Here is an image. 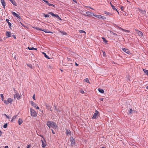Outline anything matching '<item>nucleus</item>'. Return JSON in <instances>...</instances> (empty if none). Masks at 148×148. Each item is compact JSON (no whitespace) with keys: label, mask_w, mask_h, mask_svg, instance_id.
I'll return each instance as SVG.
<instances>
[{"label":"nucleus","mask_w":148,"mask_h":148,"mask_svg":"<svg viewBox=\"0 0 148 148\" xmlns=\"http://www.w3.org/2000/svg\"><path fill=\"white\" fill-rule=\"evenodd\" d=\"M30 112L31 115L34 117H36L37 116V113L33 109L31 108Z\"/></svg>","instance_id":"1"},{"label":"nucleus","mask_w":148,"mask_h":148,"mask_svg":"<svg viewBox=\"0 0 148 148\" xmlns=\"http://www.w3.org/2000/svg\"><path fill=\"white\" fill-rule=\"evenodd\" d=\"M99 115V114L98 111L96 110L95 112L94 113L92 118L93 119H97Z\"/></svg>","instance_id":"2"},{"label":"nucleus","mask_w":148,"mask_h":148,"mask_svg":"<svg viewBox=\"0 0 148 148\" xmlns=\"http://www.w3.org/2000/svg\"><path fill=\"white\" fill-rule=\"evenodd\" d=\"M4 103L6 105H8L9 103H11L12 101V99L10 98H9L7 100H4Z\"/></svg>","instance_id":"3"},{"label":"nucleus","mask_w":148,"mask_h":148,"mask_svg":"<svg viewBox=\"0 0 148 148\" xmlns=\"http://www.w3.org/2000/svg\"><path fill=\"white\" fill-rule=\"evenodd\" d=\"M49 14L53 16L56 17L57 19H58L59 20H61V18L58 15L55 14H54V13H53L52 12H49Z\"/></svg>","instance_id":"4"},{"label":"nucleus","mask_w":148,"mask_h":148,"mask_svg":"<svg viewBox=\"0 0 148 148\" xmlns=\"http://www.w3.org/2000/svg\"><path fill=\"white\" fill-rule=\"evenodd\" d=\"M42 136L43 138L44 139V140H42L41 141L42 142V146L44 148L46 146V143L45 139L43 138V137L42 136Z\"/></svg>","instance_id":"5"},{"label":"nucleus","mask_w":148,"mask_h":148,"mask_svg":"<svg viewBox=\"0 0 148 148\" xmlns=\"http://www.w3.org/2000/svg\"><path fill=\"white\" fill-rule=\"evenodd\" d=\"M134 30L136 32V33L139 36H143V34L140 31L136 29H135Z\"/></svg>","instance_id":"6"},{"label":"nucleus","mask_w":148,"mask_h":148,"mask_svg":"<svg viewBox=\"0 0 148 148\" xmlns=\"http://www.w3.org/2000/svg\"><path fill=\"white\" fill-rule=\"evenodd\" d=\"M70 141L71 142V145L72 146L74 145L75 143V139L73 138L72 137L70 138Z\"/></svg>","instance_id":"7"},{"label":"nucleus","mask_w":148,"mask_h":148,"mask_svg":"<svg viewBox=\"0 0 148 148\" xmlns=\"http://www.w3.org/2000/svg\"><path fill=\"white\" fill-rule=\"evenodd\" d=\"M122 49L123 51L125 52L126 53H127L128 54H129L130 53V52L128 49L122 48Z\"/></svg>","instance_id":"8"},{"label":"nucleus","mask_w":148,"mask_h":148,"mask_svg":"<svg viewBox=\"0 0 148 148\" xmlns=\"http://www.w3.org/2000/svg\"><path fill=\"white\" fill-rule=\"evenodd\" d=\"M51 127H52L53 129H56L57 127V126L56 124L54 122H52V125H51Z\"/></svg>","instance_id":"9"},{"label":"nucleus","mask_w":148,"mask_h":148,"mask_svg":"<svg viewBox=\"0 0 148 148\" xmlns=\"http://www.w3.org/2000/svg\"><path fill=\"white\" fill-rule=\"evenodd\" d=\"M14 98L16 97L18 99H20L21 97L20 95L18 93H16L14 95Z\"/></svg>","instance_id":"10"},{"label":"nucleus","mask_w":148,"mask_h":148,"mask_svg":"<svg viewBox=\"0 0 148 148\" xmlns=\"http://www.w3.org/2000/svg\"><path fill=\"white\" fill-rule=\"evenodd\" d=\"M12 14L14 16H16V17L18 18H20V16L18 14H17L15 12H12Z\"/></svg>","instance_id":"11"},{"label":"nucleus","mask_w":148,"mask_h":148,"mask_svg":"<svg viewBox=\"0 0 148 148\" xmlns=\"http://www.w3.org/2000/svg\"><path fill=\"white\" fill-rule=\"evenodd\" d=\"M6 35L8 37H10L11 36V33L10 32L7 31L6 32Z\"/></svg>","instance_id":"12"},{"label":"nucleus","mask_w":148,"mask_h":148,"mask_svg":"<svg viewBox=\"0 0 148 148\" xmlns=\"http://www.w3.org/2000/svg\"><path fill=\"white\" fill-rule=\"evenodd\" d=\"M52 122L51 121H49L47 123V125L50 128L51 127V125H52Z\"/></svg>","instance_id":"13"},{"label":"nucleus","mask_w":148,"mask_h":148,"mask_svg":"<svg viewBox=\"0 0 148 148\" xmlns=\"http://www.w3.org/2000/svg\"><path fill=\"white\" fill-rule=\"evenodd\" d=\"M23 121L22 119L21 118H19L18 121V124L19 125H21L23 123Z\"/></svg>","instance_id":"14"},{"label":"nucleus","mask_w":148,"mask_h":148,"mask_svg":"<svg viewBox=\"0 0 148 148\" xmlns=\"http://www.w3.org/2000/svg\"><path fill=\"white\" fill-rule=\"evenodd\" d=\"M138 11L140 13H142L143 14H145L146 13V11L145 10H143L139 9Z\"/></svg>","instance_id":"15"},{"label":"nucleus","mask_w":148,"mask_h":148,"mask_svg":"<svg viewBox=\"0 0 148 148\" xmlns=\"http://www.w3.org/2000/svg\"><path fill=\"white\" fill-rule=\"evenodd\" d=\"M30 103L31 105L32 106H33L34 108L36 107V104L35 103H34L32 101H31Z\"/></svg>","instance_id":"16"},{"label":"nucleus","mask_w":148,"mask_h":148,"mask_svg":"<svg viewBox=\"0 0 148 148\" xmlns=\"http://www.w3.org/2000/svg\"><path fill=\"white\" fill-rule=\"evenodd\" d=\"M1 3L2 5L3 6V7L4 8L5 6V1L4 0H1Z\"/></svg>","instance_id":"17"},{"label":"nucleus","mask_w":148,"mask_h":148,"mask_svg":"<svg viewBox=\"0 0 148 148\" xmlns=\"http://www.w3.org/2000/svg\"><path fill=\"white\" fill-rule=\"evenodd\" d=\"M15 6H16V4L14 0H9Z\"/></svg>","instance_id":"18"},{"label":"nucleus","mask_w":148,"mask_h":148,"mask_svg":"<svg viewBox=\"0 0 148 148\" xmlns=\"http://www.w3.org/2000/svg\"><path fill=\"white\" fill-rule=\"evenodd\" d=\"M9 20L8 19H6V21L8 23V24L10 27L11 26V23L10 22H9Z\"/></svg>","instance_id":"19"},{"label":"nucleus","mask_w":148,"mask_h":148,"mask_svg":"<svg viewBox=\"0 0 148 148\" xmlns=\"http://www.w3.org/2000/svg\"><path fill=\"white\" fill-rule=\"evenodd\" d=\"M111 7L113 9L116 11L117 12H118V13L119 14V12L118 11L117 9L115 8V6H114L113 5H112L111 3Z\"/></svg>","instance_id":"20"},{"label":"nucleus","mask_w":148,"mask_h":148,"mask_svg":"<svg viewBox=\"0 0 148 148\" xmlns=\"http://www.w3.org/2000/svg\"><path fill=\"white\" fill-rule=\"evenodd\" d=\"M102 39L104 42L106 44L107 43L108 41L106 40L105 38L102 37Z\"/></svg>","instance_id":"21"},{"label":"nucleus","mask_w":148,"mask_h":148,"mask_svg":"<svg viewBox=\"0 0 148 148\" xmlns=\"http://www.w3.org/2000/svg\"><path fill=\"white\" fill-rule=\"evenodd\" d=\"M79 32L80 33H84V35H86V32L83 30H79Z\"/></svg>","instance_id":"22"},{"label":"nucleus","mask_w":148,"mask_h":148,"mask_svg":"<svg viewBox=\"0 0 148 148\" xmlns=\"http://www.w3.org/2000/svg\"><path fill=\"white\" fill-rule=\"evenodd\" d=\"M42 53L43 54H44L45 57L46 58H47V59H50V58H49V56H47L46 54L45 53H44V52H43Z\"/></svg>","instance_id":"23"},{"label":"nucleus","mask_w":148,"mask_h":148,"mask_svg":"<svg viewBox=\"0 0 148 148\" xmlns=\"http://www.w3.org/2000/svg\"><path fill=\"white\" fill-rule=\"evenodd\" d=\"M143 71L145 74H146V75H148V70H145V69H143Z\"/></svg>","instance_id":"24"},{"label":"nucleus","mask_w":148,"mask_h":148,"mask_svg":"<svg viewBox=\"0 0 148 148\" xmlns=\"http://www.w3.org/2000/svg\"><path fill=\"white\" fill-rule=\"evenodd\" d=\"M17 117V115H16L14 116L12 118V119L11 120V121L12 122L15 119H16Z\"/></svg>","instance_id":"25"},{"label":"nucleus","mask_w":148,"mask_h":148,"mask_svg":"<svg viewBox=\"0 0 148 148\" xmlns=\"http://www.w3.org/2000/svg\"><path fill=\"white\" fill-rule=\"evenodd\" d=\"M86 13L88 16L90 15L91 14V12L89 11H86Z\"/></svg>","instance_id":"26"},{"label":"nucleus","mask_w":148,"mask_h":148,"mask_svg":"<svg viewBox=\"0 0 148 148\" xmlns=\"http://www.w3.org/2000/svg\"><path fill=\"white\" fill-rule=\"evenodd\" d=\"M104 13L105 14H106L107 15H112V14H111V13H110L109 12H106V11L104 12Z\"/></svg>","instance_id":"27"},{"label":"nucleus","mask_w":148,"mask_h":148,"mask_svg":"<svg viewBox=\"0 0 148 148\" xmlns=\"http://www.w3.org/2000/svg\"><path fill=\"white\" fill-rule=\"evenodd\" d=\"M84 81L85 82H87L88 83H90L89 81L88 78H86L85 79H84Z\"/></svg>","instance_id":"28"},{"label":"nucleus","mask_w":148,"mask_h":148,"mask_svg":"<svg viewBox=\"0 0 148 148\" xmlns=\"http://www.w3.org/2000/svg\"><path fill=\"white\" fill-rule=\"evenodd\" d=\"M98 90L99 91V92L101 93H103L104 92V90L103 89L99 88L98 89Z\"/></svg>","instance_id":"29"},{"label":"nucleus","mask_w":148,"mask_h":148,"mask_svg":"<svg viewBox=\"0 0 148 148\" xmlns=\"http://www.w3.org/2000/svg\"><path fill=\"white\" fill-rule=\"evenodd\" d=\"M45 16V18H49V16L48 14H43Z\"/></svg>","instance_id":"30"},{"label":"nucleus","mask_w":148,"mask_h":148,"mask_svg":"<svg viewBox=\"0 0 148 148\" xmlns=\"http://www.w3.org/2000/svg\"><path fill=\"white\" fill-rule=\"evenodd\" d=\"M36 29L37 30H41V31H44L45 32H46V33H49V32H47V31L42 30V29H40V28H38V27H36Z\"/></svg>","instance_id":"31"},{"label":"nucleus","mask_w":148,"mask_h":148,"mask_svg":"<svg viewBox=\"0 0 148 148\" xmlns=\"http://www.w3.org/2000/svg\"><path fill=\"white\" fill-rule=\"evenodd\" d=\"M1 97L2 98V101H3V98H4V96L2 94H1L0 95Z\"/></svg>","instance_id":"32"},{"label":"nucleus","mask_w":148,"mask_h":148,"mask_svg":"<svg viewBox=\"0 0 148 148\" xmlns=\"http://www.w3.org/2000/svg\"><path fill=\"white\" fill-rule=\"evenodd\" d=\"M27 66L31 68H32V66L31 64H27Z\"/></svg>","instance_id":"33"},{"label":"nucleus","mask_w":148,"mask_h":148,"mask_svg":"<svg viewBox=\"0 0 148 148\" xmlns=\"http://www.w3.org/2000/svg\"><path fill=\"white\" fill-rule=\"evenodd\" d=\"M123 31L125 32H126L127 33H129L130 32V31H129V30H126V29H123Z\"/></svg>","instance_id":"34"},{"label":"nucleus","mask_w":148,"mask_h":148,"mask_svg":"<svg viewBox=\"0 0 148 148\" xmlns=\"http://www.w3.org/2000/svg\"><path fill=\"white\" fill-rule=\"evenodd\" d=\"M7 123H6L3 126V127L4 128H7Z\"/></svg>","instance_id":"35"},{"label":"nucleus","mask_w":148,"mask_h":148,"mask_svg":"<svg viewBox=\"0 0 148 148\" xmlns=\"http://www.w3.org/2000/svg\"><path fill=\"white\" fill-rule=\"evenodd\" d=\"M48 5L49 6H53L54 7H55V5H53V4H50V3H49L48 4Z\"/></svg>","instance_id":"36"},{"label":"nucleus","mask_w":148,"mask_h":148,"mask_svg":"<svg viewBox=\"0 0 148 148\" xmlns=\"http://www.w3.org/2000/svg\"><path fill=\"white\" fill-rule=\"evenodd\" d=\"M102 17V16L100 15H98L97 18H101Z\"/></svg>","instance_id":"37"},{"label":"nucleus","mask_w":148,"mask_h":148,"mask_svg":"<svg viewBox=\"0 0 148 148\" xmlns=\"http://www.w3.org/2000/svg\"><path fill=\"white\" fill-rule=\"evenodd\" d=\"M80 92L81 93H82V94H83V93H84V91H83V90H82V89H81V90H80Z\"/></svg>","instance_id":"38"},{"label":"nucleus","mask_w":148,"mask_h":148,"mask_svg":"<svg viewBox=\"0 0 148 148\" xmlns=\"http://www.w3.org/2000/svg\"><path fill=\"white\" fill-rule=\"evenodd\" d=\"M33 99L34 100H36V99H35V95L34 94L33 96Z\"/></svg>","instance_id":"39"},{"label":"nucleus","mask_w":148,"mask_h":148,"mask_svg":"<svg viewBox=\"0 0 148 148\" xmlns=\"http://www.w3.org/2000/svg\"><path fill=\"white\" fill-rule=\"evenodd\" d=\"M101 18H102L103 20H104V19H106V17H105L104 16H102V17H101Z\"/></svg>","instance_id":"40"},{"label":"nucleus","mask_w":148,"mask_h":148,"mask_svg":"<svg viewBox=\"0 0 148 148\" xmlns=\"http://www.w3.org/2000/svg\"><path fill=\"white\" fill-rule=\"evenodd\" d=\"M45 2H46V3L48 5V4L49 3L48 1H46L45 0H44V1Z\"/></svg>","instance_id":"41"},{"label":"nucleus","mask_w":148,"mask_h":148,"mask_svg":"<svg viewBox=\"0 0 148 148\" xmlns=\"http://www.w3.org/2000/svg\"><path fill=\"white\" fill-rule=\"evenodd\" d=\"M118 28L119 29H121V30H122V31L123 30V28H121L120 27H118Z\"/></svg>","instance_id":"42"},{"label":"nucleus","mask_w":148,"mask_h":148,"mask_svg":"<svg viewBox=\"0 0 148 148\" xmlns=\"http://www.w3.org/2000/svg\"><path fill=\"white\" fill-rule=\"evenodd\" d=\"M93 16L97 18L98 15H96V14H93Z\"/></svg>","instance_id":"43"},{"label":"nucleus","mask_w":148,"mask_h":148,"mask_svg":"<svg viewBox=\"0 0 148 148\" xmlns=\"http://www.w3.org/2000/svg\"><path fill=\"white\" fill-rule=\"evenodd\" d=\"M133 111H132V109H130V111L129 112V113L130 114H131L132 113V112Z\"/></svg>","instance_id":"44"},{"label":"nucleus","mask_w":148,"mask_h":148,"mask_svg":"<svg viewBox=\"0 0 148 148\" xmlns=\"http://www.w3.org/2000/svg\"><path fill=\"white\" fill-rule=\"evenodd\" d=\"M31 50H36L37 49L36 48H35L34 47L31 48Z\"/></svg>","instance_id":"45"},{"label":"nucleus","mask_w":148,"mask_h":148,"mask_svg":"<svg viewBox=\"0 0 148 148\" xmlns=\"http://www.w3.org/2000/svg\"><path fill=\"white\" fill-rule=\"evenodd\" d=\"M31 147V145H29L27 146V148H29Z\"/></svg>","instance_id":"46"},{"label":"nucleus","mask_w":148,"mask_h":148,"mask_svg":"<svg viewBox=\"0 0 148 148\" xmlns=\"http://www.w3.org/2000/svg\"><path fill=\"white\" fill-rule=\"evenodd\" d=\"M61 33L64 35H66V33L64 32H61Z\"/></svg>","instance_id":"47"},{"label":"nucleus","mask_w":148,"mask_h":148,"mask_svg":"<svg viewBox=\"0 0 148 148\" xmlns=\"http://www.w3.org/2000/svg\"><path fill=\"white\" fill-rule=\"evenodd\" d=\"M103 54L104 56H105L106 55V53L105 51L103 52Z\"/></svg>","instance_id":"48"},{"label":"nucleus","mask_w":148,"mask_h":148,"mask_svg":"<svg viewBox=\"0 0 148 148\" xmlns=\"http://www.w3.org/2000/svg\"><path fill=\"white\" fill-rule=\"evenodd\" d=\"M70 131H67V134H69Z\"/></svg>","instance_id":"49"},{"label":"nucleus","mask_w":148,"mask_h":148,"mask_svg":"<svg viewBox=\"0 0 148 148\" xmlns=\"http://www.w3.org/2000/svg\"><path fill=\"white\" fill-rule=\"evenodd\" d=\"M51 131H52V133L53 134H55V133L53 131V130H51Z\"/></svg>","instance_id":"50"},{"label":"nucleus","mask_w":148,"mask_h":148,"mask_svg":"<svg viewBox=\"0 0 148 148\" xmlns=\"http://www.w3.org/2000/svg\"><path fill=\"white\" fill-rule=\"evenodd\" d=\"M35 108H36V109H39V107L38 106H36V107H35Z\"/></svg>","instance_id":"51"},{"label":"nucleus","mask_w":148,"mask_h":148,"mask_svg":"<svg viewBox=\"0 0 148 148\" xmlns=\"http://www.w3.org/2000/svg\"><path fill=\"white\" fill-rule=\"evenodd\" d=\"M2 134V132L0 130V136H1V134Z\"/></svg>","instance_id":"52"},{"label":"nucleus","mask_w":148,"mask_h":148,"mask_svg":"<svg viewBox=\"0 0 148 148\" xmlns=\"http://www.w3.org/2000/svg\"><path fill=\"white\" fill-rule=\"evenodd\" d=\"M103 99L102 98H101L100 99V100L101 101H103Z\"/></svg>","instance_id":"53"},{"label":"nucleus","mask_w":148,"mask_h":148,"mask_svg":"<svg viewBox=\"0 0 148 148\" xmlns=\"http://www.w3.org/2000/svg\"><path fill=\"white\" fill-rule=\"evenodd\" d=\"M6 118L7 119H9V117L7 115H6Z\"/></svg>","instance_id":"54"},{"label":"nucleus","mask_w":148,"mask_h":148,"mask_svg":"<svg viewBox=\"0 0 148 148\" xmlns=\"http://www.w3.org/2000/svg\"><path fill=\"white\" fill-rule=\"evenodd\" d=\"M75 66H78V64L77 63L75 62Z\"/></svg>","instance_id":"55"},{"label":"nucleus","mask_w":148,"mask_h":148,"mask_svg":"<svg viewBox=\"0 0 148 148\" xmlns=\"http://www.w3.org/2000/svg\"><path fill=\"white\" fill-rule=\"evenodd\" d=\"M28 49H29V50H31V48H30V47H28Z\"/></svg>","instance_id":"56"},{"label":"nucleus","mask_w":148,"mask_h":148,"mask_svg":"<svg viewBox=\"0 0 148 148\" xmlns=\"http://www.w3.org/2000/svg\"><path fill=\"white\" fill-rule=\"evenodd\" d=\"M5 148H8V146H6L4 147Z\"/></svg>","instance_id":"57"},{"label":"nucleus","mask_w":148,"mask_h":148,"mask_svg":"<svg viewBox=\"0 0 148 148\" xmlns=\"http://www.w3.org/2000/svg\"><path fill=\"white\" fill-rule=\"evenodd\" d=\"M121 10H123V7H121Z\"/></svg>","instance_id":"58"},{"label":"nucleus","mask_w":148,"mask_h":148,"mask_svg":"<svg viewBox=\"0 0 148 148\" xmlns=\"http://www.w3.org/2000/svg\"><path fill=\"white\" fill-rule=\"evenodd\" d=\"M68 61H69V60H71V59L70 58H68Z\"/></svg>","instance_id":"59"},{"label":"nucleus","mask_w":148,"mask_h":148,"mask_svg":"<svg viewBox=\"0 0 148 148\" xmlns=\"http://www.w3.org/2000/svg\"><path fill=\"white\" fill-rule=\"evenodd\" d=\"M41 112H43V110H40Z\"/></svg>","instance_id":"60"},{"label":"nucleus","mask_w":148,"mask_h":148,"mask_svg":"<svg viewBox=\"0 0 148 148\" xmlns=\"http://www.w3.org/2000/svg\"><path fill=\"white\" fill-rule=\"evenodd\" d=\"M146 88L148 89V85L146 87Z\"/></svg>","instance_id":"61"},{"label":"nucleus","mask_w":148,"mask_h":148,"mask_svg":"<svg viewBox=\"0 0 148 148\" xmlns=\"http://www.w3.org/2000/svg\"><path fill=\"white\" fill-rule=\"evenodd\" d=\"M113 33V34L115 35H116V34H115L114 33Z\"/></svg>","instance_id":"62"},{"label":"nucleus","mask_w":148,"mask_h":148,"mask_svg":"<svg viewBox=\"0 0 148 148\" xmlns=\"http://www.w3.org/2000/svg\"><path fill=\"white\" fill-rule=\"evenodd\" d=\"M13 36H14V38H16V37H15V36L13 35Z\"/></svg>","instance_id":"63"},{"label":"nucleus","mask_w":148,"mask_h":148,"mask_svg":"<svg viewBox=\"0 0 148 148\" xmlns=\"http://www.w3.org/2000/svg\"><path fill=\"white\" fill-rule=\"evenodd\" d=\"M102 148H106V147H103Z\"/></svg>","instance_id":"64"}]
</instances>
